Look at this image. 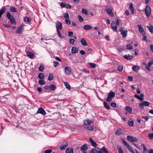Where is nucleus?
Segmentation results:
<instances>
[{
	"instance_id": "nucleus-1",
	"label": "nucleus",
	"mask_w": 153,
	"mask_h": 153,
	"mask_svg": "<svg viewBox=\"0 0 153 153\" xmlns=\"http://www.w3.org/2000/svg\"><path fill=\"white\" fill-rule=\"evenodd\" d=\"M6 16L7 18L10 20L11 23L12 24H15L16 23V21L13 16H11L9 12H7Z\"/></svg>"
},
{
	"instance_id": "nucleus-2",
	"label": "nucleus",
	"mask_w": 153,
	"mask_h": 153,
	"mask_svg": "<svg viewBox=\"0 0 153 153\" xmlns=\"http://www.w3.org/2000/svg\"><path fill=\"white\" fill-rule=\"evenodd\" d=\"M115 96V93L112 91H111L109 93L108 96L106 99V100L108 102L112 100V98Z\"/></svg>"
},
{
	"instance_id": "nucleus-3",
	"label": "nucleus",
	"mask_w": 153,
	"mask_h": 153,
	"mask_svg": "<svg viewBox=\"0 0 153 153\" xmlns=\"http://www.w3.org/2000/svg\"><path fill=\"white\" fill-rule=\"evenodd\" d=\"M120 31L123 37H125L127 36L128 31L126 29L122 27L120 28Z\"/></svg>"
},
{
	"instance_id": "nucleus-4",
	"label": "nucleus",
	"mask_w": 153,
	"mask_h": 153,
	"mask_svg": "<svg viewBox=\"0 0 153 153\" xmlns=\"http://www.w3.org/2000/svg\"><path fill=\"white\" fill-rule=\"evenodd\" d=\"M150 105V103L148 101H143L141 102L139 105V108L142 109H144V106H148Z\"/></svg>"
},
{
	"instance_id": "nucleus-5",
	"label": "nucleus",
	"mask_w": 153,
	"mask_h": 153,
	"mask_svg": "<svg viewBox=\"0 0 153 153\" xmlns=\"http://www.w3.org/2000/svg\"><path fill=\"white\" fill-rule=\"evenodd\" d=\"M127 138V140L131 143L137 142L138 141L137 138L131 136H128Z\"/></svg>"
},
{
	"instance_id": "nucleus-6",
	"label": "nucleus",
	"mask_w": 153,
	"mask_h": 153,
	"mask_svg": "<svg viewBox=\"0 0 153 153\" xmlns=\"http://www.w3.org/2000/svg\"><path fill=\"white\" fill-rule=\"evenodd\" d=\"M145 12L146 15L148 17H149L151 12L150 8L148 5H146L145 9Z\"/></svg>"
},
{
	"instance_id": "nucleus-7",
	"label": "nucleus",
	"mask_w": 153,
	"mask_h": 153,
	"mask_svg": "<svg viewBox=\"0 0 153 153\" xmlns=\"http://www.w3.org/2000/svg\"><path fill=\"white\" fill-rule=\"evenodd\" d=\"M121 140L125 146H126L130 152L133 149L131 146L123 138H121Z\"/></svg>"
},
{
	"instance_id": "nucleus-8",
	"label": "nucleus",
	"mask_w": 153,
	"mask_h": 153,
	"mask_svg": "<svg viewBox=\"0 0 153 153\" xmlns=\"http://www.w3.org/2000/svg\"><path fill=\"white\" fill-rule=\"evenodd\" d=\"M121 140L125 146H126L130 152L133 149L131 146L123 138H121Z\"/></svg>"
},
{
	"instance_id": "nucleus-9",
	"label": "nucleus",
	"mask_w": 153,
	"mask_h": 153,
	"mask_svg": "<svg viewBox=\"0 0 153 153\" xmlns=\"http://www.w3.org/2000/svg\"><path fill=\"white\" fill-rule=\"evenodd\" d=\"M99 153H108L107 149L105 147H103L101 149L99 148Z\"/></svg>"
},
{
	"instance_id": "nucleus-10",
	"label": "nucleus",
	"mask_w": 153,
	"mask_h": 153,
	"mask_svg": "<svg viewBox=\"0 0 153 153\" xmlns=\"http://www.w3.org/2000/svg\"><path fill=\"white\" fill-rule=\"evenodd\" d=\"M99 148L95 147L93 148L91 151L89 152V153H99Z\"/></svg>"
},
{
	"instance_id": "nucleus-11",
	"label": "nucleus",
	"mask_w": 153,
	"mask_h": 153,
	"mask_svg": "<svg viewBox=\"0 0 153 153\" xmlns=\"http://www.w3.org/2000/svg\"><path fill=\"white\" fill-rule=\"evenodd\" d=\"M111 27L113 30L117 32V26L116 25V23L114 21H112L111 23Z\"/></svg>"
},
{
	"instance_id": "nucleus-12",
	"label": "nucleus",
	"mask_w": 153,
	"mask_h": 153,
	"mask_svg": "<svg viewBox=\"0 0 153 153\" xmlns=\"http://www.w3.org/2000/svg\"><path fill=\"white\" fill-rule=\"evenodd\" d=\"M71 68L67 66L65 68V72L67 74H71Z\"/></svg>"
},
{
	"instance_id": "nucleus-13",
	"label": "nucleus",
	"mask_w": 153,
	"mask_h": 153,
	"mask_svg": "<svg viewBox=\"0 0 153 153\" xmlns=\"http://www.w3.org/2000/svg\"><path fill=\"white\" fill-rule=\"evenodd\" d=\"M140 97L137 94H135L134 95V97L137 99L141 101H143V100L144 99L143 97L144 96V95L143 94H140Z\"/></svg>"
},
{
	"instance_id": "nucleus-14",
	"label": "nucleus",
	"mask_w": 153,
	"mask_h": 153,
	"mask_svg": "<svg viewBox=\"0 0 153 153\" xmlns=\"http://www.w3.org/2000/svg\"><path fill=\"white\" fill-rule=\"evenodd\" d=\"M105 10L111 16H113V13L112 11L111 10L110 8H108V6H106L105 7Z\"/></svg>"
},
{
	"instance_id": "nucleus-15",
	"label": "nucleus",
	"mask_w": 153,
	"mask_h": 153,
	"mask_svg": "<svg viewBox=\"0 0 153 153\" xmlns=\"http://www.w3.org/2000/svg\"><path fill=\"white\" fill-rule=\"evenodd\" d=\"M124 133V132L122 129L119 128L117 130V131L115 132V134L116 135L119 136L121 134H123Z\"/></svg>"
},
{
	"instance_id": "nucleus-16",
	"label": "nucleus",
	"mask_w": 153,
	"mask_h": 153,
	"mask_svg": "<svg viewBox=\"0 0 153 153\" xmlns=\"http://www.w3.org/2000/svg\"><path fill=\"white\" fill-rule=\"evenodd\" d=\"M27 55L31 59H33L34 57V55L30 51L27 52Z\"/></svg>"
},
{
	"instance_id": "nucleus-17",
	"label": "nucleus",
	"mask_w": 153,
	"mask_h": 153,
	"mask_svg": "<svg viewBox=\"0 0 153 153\" xmlns=\"http://www.w3.org/2000/svg\"><path fill=\"white\" fill-rule=\"evenodd\" d=\"M39 113H40L43 115H45L46 112L45 110L42 107L39 108Z\"/></svg>"
},
{
	"instance_id": "nucleus-18",
	"label": "nucleus",
	"mask_w": 153,
	"mask_h": 153,
	"mask_svg": "<svg viewBox=\"0 0 153 153\" xmlns=\"http://www.w3.org/2000/svg\"><path fill=\"white\" fill-rule=\"evenodd\" d=\"M65 153H74L73 149L71 147L65 150Z\"/></svg>"
},
{
	"instance_id": "nucleus-19",
	"label": "nucleus",
	"mask_w": 153,
	"mask_h": 153,
	"mask_svg": "<svg viewBox=\"0 0 153 153\" xmlns=\"http://www.w3.org/2000/svg\"><path fill=\"white\" fill-rule=\"evenodd\" d=\"M132 69L134 71L137 72L139 70V67L136 65H134L132 67Z\"/></svg>"
},
{
	"instance_id": "nucleus-20",
	"label": "nucleus",
	"mask_w": 153,
	"mask_h": 153,
	"mask_svg": "<svg viewBox=\"0 0 153 153\" xmlns=\"http://www.w3.org/2000/svg\"><path fill=\"white\" fill-rule=\"evenodd\" d=\"M138 27L139 29V32L143 34L144 33V31L143 28L141 26V25H138Z\"/></svg>"
},
{
	"instance_id": "nucleus-21",
	"label": "nucleus",
	"mask_w": 153,
	"mask_h": 153,
	"mask_svg": "<svg viewBox=\"0 0 153 153\" xmlns=\"http://www.w3.org/2000/svg\"><path fill=\"white\" fill-rule=\"evenodd\" d=\"M79 49L76 47H72L71 49V53H76L78 52Z\"/></svg>"
},
{
	"instance_id": "nucleus-22",
	"label": "nucleus",
	"mask_w": 153,
	"mask_h": 153,
	"mask_svg": "<svg viewBox=\"0 0 153 153\" xmlns=\"http://www.w3.org/2000/svg\"><path fill=\"white\" fill-rule=\"evenodd\" d=\"M56 28L57 27L58 28L61 30L62 28V24L59 21H57L56 22Z\"/></svg>"
},
{
	"instance_id": "nucleus-23",
	"label": "nucleus",
	"mask_w": 153,
	"mask_h": 153,
	"mask_svg": "<svg viewBox=\"0 0 153 153\" xmlns=\"http://www.w3.org/2000/svg\"><path fill=\"white\" fill-rule=\"evenodd\" d=\"M92 121L89 119L87 120H85L84 121V123L85 125H90Z\"/></svg>"
},
{
	"instance_id": "nucleus-24",
	"label": "nucleus",
	"mask_w": 153,
	"mask_h": 153,
	"mask_svg": "<svg viewBox=\"0 0 153 153\" xmlns=\"http://www.w3.org/2000/svg\"><path fill=\"white\" fill-rule=\"evenodd\" d=\"M89 140L92 146H94V147H97V145L96 143L94 142L91 138H90Z\"/></svg>"
},
{
	"instance_id": "nucleus-25",
	"label": "nucleus",
	"mask_w": 153,
	"mask_h": 153,
	"mask_svg": "<svg viewBox=\"0 0 153 153\" xmlns=\"http://www.w3.org/2000/svg\"><path fill=\"white\" fill-rule=\"evenodd\" d=\"M88 148L87 145L84 144L81 147L80 149L82 151H84L87 150Z\"/></svg>"
},
{
	"instance_id": "nucleus-26",
	"label": "nucleus",
	"mask_w": 153,
	"mask_h": 153,
	"mask_svg": "<svg viewBox=\"0 0 153 153\" xmlns=\"http://www.w3.org/2000/svg\"><path fill=\"white\" fill-rule=\"evenodd\" d=\"M124 58L127 60H130L132 59L133 58L132 55L130 56L129 54L127 55H125L123 56Z\"/></svg>"
},
{
	"instance_id": "nucleus-27",
	"label": "nucleus",
	"mask_w": 153,
	"mask_h": 153,
	"mask_svg": "<svg viewBox=\"0 0 153 153\" xmlns=\"http://www.w3.org/2000/svg\"><path fill=\"white\" fill-rule=\"evenodd\" d=\"M22 25L19 26L16 30V32L18 33H21L22 32Z\"/></svg>"
},
{
	"instance_id": "nucleus-28",
	"label": "nucleus",
	"mask_w": 153,
	"mask_h": 153,
	"mask_svg": "<svg viewBox=\"0 0 153 153\" xmlns=\"http://www.w3.org/2000/svg\"><path fill=\"white\" fill-rule=\"evenodd\" d=\"M130 9L131 10V12L132 13H134V6H133V4L130 3L129 4Z\"/></svg>"
},
{
	"instance_id": "nucleus-29",
	"label": "nucleus",
	"mask_w": 153,
	"mask_h": 153,
	"mask_svg": "<svg viewBox=\"0 0 153 153\" xmlns=\"http://www.w3.org/2000/svg\"><path fill=\"white\" fill-rule=\"evenodd\" d=\"M81 43L82 44V45L86 46L87 45V42H86L85 40V39L84 38H82L81 39Z\"/></svg>"
},
{
	"instance_id": "nucleus-30",
	"label": "nucleus",
	"mask_w": 153,
	"mask_h": 153,
	"mask_svg": "<svg viewBox=\"0 0 153 153\" xmlns=\"http://www.w3.org/2000/svg\"><path fill=\"white\" fill-rule=\"evenodd\" d=\"M84 28L85 30H89L91 28V27L88 25H84Z\"/></svg>"
},
{
	"instance_id": "nucleus-31",
	"label": "nucleus",
	"mask_w": 153,
	"mask_h": 153,
	"mask_svg": "<svg viewBox=\"0 0 153 153\" xmlns=\"http://www.w3.org/2000/svg\"><path fill=\"white\" fill-rule=\"evenodd\" d=\"M126 110L128 112L131 113L132 112V109L129 106H126L125 108Z\"/></svg>"
},
{
	"instance_id": "nucleus-32",
	"label": "nucleus",
	"mask_w": 153,
	"mask_h": 153,
	"mask_svg": "<svg viewBox=\"0 0 153 153\" xmlns=\"http://www.w3.org/2000/svg\"><path fill=\"white\" fill-rule=\"evenodd\" d=\"M103 104L104 107L107 109L109 110L110 109V107L109 105V104L105 102H103Z\"/></svg>"
},
{
	"instance_id": "nucleus-33",
	"label": "nucleus",
	"mask_w": 153,
	"mask_h": 153,
	"mask_svg": "<svg viewBox=\"0 0 153 153\" xmlns=\"http://www.w3.org/2000/svg\"><path fill=\"white\" fill-rule=\"evenodd\" d=\"M68 145V143H66L64 145L61 146L59 148L61 150L64 149H65Z\"/></svg>"
},
{
	"instance_id": "nucleus-34",
	"label": "nucleus",
	"mask_w": 153,
	"mask_h": 153,
	"mask_svg": "<svg viewBox=\"0 0 153 153\" xmlns=\"http://www.w3.org/2000/svg\"><path fill=\"white\" fill-rule=\"evenodd\" d=\"M49 88L51 91L54 90L56 88V86L52 84L49 86Z\"/></svg>"
},
{
	"instance_id": "nucleus-35",
	"label": "nucleus",
	"mask_w": 153,
	"mask_h": 153,
	"mask_svg": "<svg viewBox=\"0 0 153 153\" xmlns=\"http://www.w3.org/2000/svg\"><path fill=\"white\" fill-rule=\"evenodd\" d=\"M44 65L42 64H40L39 67V71L42 72L44 70Z\"/></svg>"
},
{
	"instance_id": "nucleus-36",
	"label": "nucleus",
	"mask_w": 153,
	"mask_h": 153,
	"mask_svg": "<svg viewBox=\"0 0 153 153\" xmlns=\"http://www.w3.org/2000/svg\"><path fill=\"white\" fill-rule=\"evenodd\" d=\"M10 11L11 12H17L18 11L16 9L13 7H11L9 9Z\"/></svg>"
},
{
	"instance_id": "nucleus-37",
	"label": "nucleus",
	"mask_w": 153,
	"mask_h": 153,
	"mask_svg": "<svg viewBox=\"0 0 153 153\" xmlns=\"http://www.w3.org/2000/svg\"><path fill=\"white\" fill-rule=\"evenodd\" d=\"M53 75L52 74H50L48 77V79L49 80L51 81L53 79Z\"/></svg>"
},
{
	"instance_id": "nucleus-38",
	"label": "nucleus",
	"mask_w": 153,
	"mask_h": 153,
	"mask_svg": "<svg viewBox=\"0 0 153 153\" xmlns=\"http://www.w3.org/2000/svg\"><path fill=\"white\" fill-rule=\"evenodd\" d=\"M64 84L67 88L68 90H70L71 89V87L70 85L67 82H64Z\"/></svg>"
},
{
	"instance_id": "nucleus-39",
	"label": "nucleus",
	"mask_w": 153,
	"mask_h": 153,
	"mask_svg": "<svg viewBox=\"0 0 153 153\" xmlns=\"http://www.w3.org/2000/svg\"><path fill=\"white\" fill-rule=\"evenodd\" d=\"M147 27L149 29L150 32L151 33H153V26L150 25V26H147Z\"/></svg>"
},
{
	"instance_id": "nucleus-40",
	"label": "nucleus",
	"mask_w": 153,
	"mask_h": 153,
	"mask_svg": "<svg viewBox=\"0 0 153 153\" xmlns=\"http://www.w3.org/2000/svg\"><path fill=\"white\" fill-rule=\"evenodd\" d=\"M85 128L88 130H91L93 129V127L91 126H89L85 127Z\"/></svg>"
},
{
	"instance_id": "nucleus-41",
	"label": "nucleus",
	"mask_w": 153,
	"mask_h": 153,
	"mask_svg": "<svg viewBox=\"0 0 153 153\" xmlns=\"http://www.w3.org/2000/svg\"><path fill=\"white\" fill-rule=\"evenodd\" d=\"M126 48L129 50H131L133 49V47L130 44L126 45Z\"/></svg>"
},
{
	"instance_id": "nucleus-42",
	"label": "nucleus",
	"mask_w": 153,
	"mask_h": 153,
	"mask_svg": "<svg viewBox=\"0 0 153 153\" xmlns=\"http://www.w3.org/2000/svg\"><path fill=\"white\" fill-rule=\"evenodd\" d=\"M24 20L25 22H30L31 21V19L27 17H25L24 18Z\"/></svg>"
},
{
	"instance_id": "nucleus-43",
	"label": "nucleus",
	"mask_w": 153,
	"mask_h": 153,
	"mask_svg": "<svg viewBox=\"0 0 153 153\" xmlns=\"http://www.w3.org/2000/svg\"><path fill=\"white\" fill-rule=\"evenodd\" d=\"M82 13L84 14L88 15V11L84 9H82Z\"/></svg>"
},
{
	"instance_id": "nucleus-44",
	"label": "nucleus",
	"mask_w": 153,
	"mask_h": 153,
	"mask_svg": "<svg viewBox=\"0 0 153 153\" xmlns=\"http://www.w3.org/2000/svg\"><path fill=\"white\" fill-rule=\"evenodd\" d=\"M44 77V74L42 73H40L39 74V79H43Z\"/></svg>"
},
{
	"instance_id": "nucleus-45",
	"label": "nucleus",
	"mask_w": 153,
	"mask_h": 153,
	"mask_svg": "<svg viewBox=\"0 0 153 153\" xmlns=\"http://www.w3.org/2000/svg\"><path fill=\"white\" fill-rule=\"evenodd\" d=\"M57 33L58 34L59 36V37L60 38H62V35L59 29L57 27Z\"/></svg>"
},
{
	"instance_id": "nucleus-46",
	"label": "nucleus",
	"mask_w": 153,
	"mask_h": 153,
	"mask_svg": "<svg viewBox=\"0 0 153 153\" xmlns=\"http://www.w3.org/2000/svg\"><path fill=\"white\" fill-rule=\"evenodd\" d=\"M123 67L122 65L118 66L117 68L118 71L120 72L121 71L123 70Z\"/></svg>"
},
{
	"instance_id": "nucleus-47",
	"label": "nucleus",
	"mask_w": 153,
	"mask_h": 153,
	"mask_svg": "<svg viewBox=\"0 0 153 153\" xmlns=\"http://www.w3.org/2000/svg\"><path fill=\"white\" fill-rule=\"evenodd\" d=\"M63 16L65 18L69 19V15L67 13H64L63 14Z\"/></svg>"
},
{
	"instance_id": "nucleus-48",
	"label": "nucleus",
	"mask_w": 153,
	"mask_h": 153,
	"mask_svg": "<svg viewBox=\"0 0 153 153\" xmlns=\"http://www.w3.org/2000/svg\"><path fill=\"white\" fill-rule=\"evenodd\" d=\"M117 148L118 150L119 153H123V152L122 150L121 147L119 146V147H117Z\"/></svg>"
},
{
	"instance_id": "nucleus-49",
	"label": "nucleus",
	"mask_w": 153,
	"mask_h": 153,
	"mask_svg": "<svg viewBox=\"0 0 153 153\" xmlns=\"http://www.w3.org/2000/svg\"><path fill=\"white\" fill-rule=\"evenodd\" d=\"M128 124L129 125L132 126L134 125V122L132 120L130 121H129L128 122Z\"/></svg>"
},
{
	"instance_id": "nucleus-50",
	"label": "nucleus",
	"mask_w": 153,
	"mask_h": 153,
	"mask_svg": "<svg viewBox=\"0 0 153 153\" xmlns=\"http://www.w3.org/2000/svg\"><path fill=\"white\" fill-rule=\"evenodd\" d=\"M6 8L4 7H3L0 10V12L3 14L6 10Z\"/></svg>"
},
{
	"instance_id": "nucleus-51",
	"label": "nucleus",
	"mask_w": 153,
	"mask_h": 153,
	"mask_svg": "<svg viewBox=\"0 0 153 153\" xmlns=\"http://www.w3.org/2000/svg\"><path fill=\"white\" fill-rule=\"evenodd\" d=\"M39 80V84L40 85H42L44 84L45 82L44 80Z\"/></svg>"
},
{
	"instance_id": "nucleus-52",
	"label": "nucleus",
	"mask_w": 153,
	"mask_h": 153,
	"mask_svg": "<svg viewBox=\"0 0 153 153\" xmlns=\"http://www.w3.org/2000/svg\"><path fill=\"white\" fill-rule=\"evenodd\" d=\"M89 64H90V65H91V68H94L97 66V65L96 64H95L93 63H89Z\"/></svg>"
},
{
	"instance_id": "nucleus-53",
	"label": "nucleus",
	"mask_w": 153,
	"mask_h": 153,
	"mask_svg": "<svg viewBox=\"0 0 153 153\" xmlns=\"http://www.w3.org/2000/svg\"><path fill=\"white\" fill-rule=\"evenodd\" d=\"M65 22L66 24L70 25L71 23V21L68 19H66Z\"/></svg>"
},
{
	"instance_id": "nucleus-54",
	"label": "nucleus",
	"mask_w": 153,
	"mask_h": 153,
	"mask_svg": "<svg viewBox=\"0 0 153 153\" xmlns=\"http://www.w3.org/2000/svg\"><path fill=\"white\" fill-rule=\"evenodd\" d=\"M142 118L144 119L146 121H147L149 119V117L148 116H142Z\"/></svg>"
},
{
	"instance_id": "nucleus-55",
	"label": "nucleus",
	"mask_w": 153,
	"mask_h": 153,
	"mask_svg": "<svg viewBox=\"0 0 153 153\" xmlns=\"http://www.w3.org/2000/svg\"><path fill=\"white\" fill-rule=\"evenodd\" d=\"M78 18L80 22H83V18L80 15H79L78 16Z\"/></svg>"
},
{
	"instance_id": "nucleus-56",
	"label": "nucleus",
	"mask_w": 153,
	"mask_h": 153,
	"mask_svg": "<svg viewBox=\"0 0 153 153\" xmlns=\"http://www.w3.org/2000/svg\"><path fill=\"white\" fill-rule=\"evenodd\" d=\"M74 34L72 32L69 31L68 32V35L69 36L71 37H73V36Z\"/></svg>"
},
{
	"instance_id": "nucleus-57",
	"label": "nucleus",
	"mask_w": 153,
	"mask_h": 153,
	"mask_svg": "<svg viewBox=\"0 0 153 153\" xmlns=\"http://www.w3.org/2000/svg\"><path fill=\"white\" fill-rule=\"evenodd\" d=\"M153 64V61H150L148 63V66L149 68H150L152 65Z\"/></svg>"
},
{
	"instance_id": "nucleus-58",
	"label": "nucleus",
	"mask_w": 153,
	"mask_h": 153,
	"mask_svg": "<svg viewBox=\"0 0 153 153\" xmlns=\"http://www.w3.org/2000/svg\"><path fill=\"white\" fill-rule=\"evenodd\" d=\"M52 151L51 149L46 150L44 151V153H51Z\"/></svg>"
},
{
	"instance_id": "nucleus-59",
	"label": "nucleus",
	"mask_w": 153,
	"mask_h": 153,
	"mask_svg": "<svg viewBox=\"0 0 153 153\" xmlns=\"http://www.w3.org/2000/svg\"><path fill=\"white\" fill-rule=\"evenodd\" d=\"M70 42V43L72 44H74V43L75 41V40L74 39H71L69 40Z\"/></svg>"
},
{
	"instance_id": "nucleus-60",
	"label": "nucleus",
	"mask_w": 153,
	"mask_h": 153,
	"mask_svg": "<svg viewBox=\"0 0 153 153\" xmlns=\"http://www.w3.org/2000/svg\"><path fill=\"white\" fill-rule=\"evenodd\" d=\"M111 106L114 108L116 107V104L114 102H112L111 104Z\"/></svg>"
},
{
	"instance_id": "nucleus-61",
	"label": "nucleus",
	"mask_w": 153,
	"mask_h": 153,
	"mask_svg": "<svg viewBox=\"0 0 153 153\" xmlns=\"http://www.w3.org/2000/svg\"><path fill=\"white\" fill-rule=\"evenodd\" d=\"M66 5V4L64 2H62L60 5L61 7H65Z\"/></svg>"
},
{
	"instance_id": "nucleus-62",
	"label": "nucleus",
	"mask_w": 153,
	"mask_h": 153,
	"mask_svg": "<svg viewBox=\"0 0 153 153\" xmlns=\"http://www.w3.org/2000/svg\"><path fill=\"white\" fill-rule=\"evenodd\" d=\"M53 65L55 67H56L59 65V63L57 62L53 61Z\"/></svg>"
},
{
	"instance_id": "nucleus-63",
	"label": "nucleus",
	"mask_w": 153,
	"mask_h": 153,
	"mask_svg": "<svg viewBox=\"0 0 153 153\" xmlns=\"http://www.w3.org/2000/svg\"><path fill=\"white\" fill-rule=\"evenodd\" d=\"M65 7L67 9H70L71 8V5L69 4H66Z\"/></svg>"
},
{
	"instance_id": "nucleus-64",
	"label": "nucleus",
	"mask_w": 153,
	"mask_h": 153,
	"mask_svg": "<svg viewBox=\"0 0 153 153\" xmlns=\"http://www.w3.org/2000/svg\"><path fill=\"white\" fill-rule=\"evenodd\" d=\"M148 137L151 139H152L153 138V133L149 134L148 135Z\"/></svg>"
}]
</instances>
